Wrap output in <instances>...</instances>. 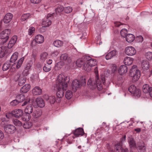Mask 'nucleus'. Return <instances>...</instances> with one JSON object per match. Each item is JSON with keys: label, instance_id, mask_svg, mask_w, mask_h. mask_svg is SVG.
Instances as JSON below:
<instances>
[{"label": "nucleus", "instance_id": "f257e3e1", "mask_svg": "<svg viewBox=\"0 0 152 152\" xmlns=\"http://www.w3.org/2000/svg\"><path fill=\"white\" fill-rule=\"evenodd\" d=\"M69 81V78L68 77L65 76L62 74H60L58 76L56 83L57 89L56 102L59 103L61 102V99L64 95V91L67 89L68 83Z\"/></svg>", "mask_w": 152, "mask_h": 152}, {"label": "nucleus", "instance_id": "f03ea898", "mask_svg": "<svg viewBox=\"0 0 152 152\" xmlns=\"http://www.w3.org/2000/svg\"><path fill=\"white\" fill-rule=\"evenodd\" d=\"M102 82L99 79V76L96 75L95 77V81H92L91 79H89L88 82V85L92 86L94 87L96 86L97 89L100 91L103 88L102 84H104L105 78L104 75H102L101 77Z\"/></svg>", "mask_w": 152, "mask_h": 152}, {"label": "nucleus", "instance_id": "7ed1b4c3", "mask_svg": "<svg viewBox=\"0 0 152 152\" xmlns=\"http://www.w3.org/2000/svg\"><path fill=\"white\" fill-rule=\"evenodd\" d=\"M83 59L86 64H84L83 66V69L88 72L90 71L91 69V67L97 64L96 60L92 59L89 56H84Z\"/></svg>", "mask_w": 152, "mask_h": 152}, {"label": "nucleus", "instance_id": "20e7f679", "mask_svg": "<svg viewBox=\"0 0 152 152\" xmlns=\"http://www.w3.org/2000/svg\"><path fill=\"white\" fill-rule=\"evenodd\" d=\"M80 83L78 80L77 79L75 80L72 83V89L73 91L75 92L77 89L79 88L81 85H84L86 84V81L85 78L83 77H81Z\"/></svg>", "mask_w": 152, "mask_h": 152}, {"label": "nucleus", "instance_id": "39448f33", "mask_svg": "<svg viewBox=\"0 0 152 152\" xmlns=\"http://www.w3.org/2000/svg\"><path fill=\"white\" fill-rule=\"evenodd\" d=\"M132 70L130 72L129 75L132 77L133 82H135L139 79L140 77V71L139 69L135 71L132 69Z\"/></svg>", "mask_w": 152, "mask_h": 152}, {"label": "nucleus", "instance_id": "423d86ee", "mask_svg": "<svg viewBox=\"0 0 152 152\" xmlns=\"http://www.w3.org/2000/svg\"><path fill=\"white\" fill-rule=\"evenodd\" d=\"M10 33V29H5L0 33V38L3 39V42H5L9 39Z\"/></svg>", "mask_w": 152, "mask_h": 152}, {"label": "nucleus", "instance_id": "0eeeda50", "mask_svg": "<svg viewBox=\"0 0 152 152\" xmlns=\"http://www.w3.org/2000/svg\"><path fill=\"white\" fill-rule=\"evenodd\" d=\"M129 90L132 94H134L138 97L140 96V90L139 88H137L134 85H132L130 86L129 88Z\"/></svg>", "mask_w": 152, "mask_h": 152}, {"label": "nucleus", "instance_id": "6e6552de", "mask_svg": "<svg viewBox=\"0 0 152 152\" xmlns=\"http://www.w3.org/2000/svg\"><path fill=\"white\" fill-rule=\"evenodd\" d=\"M72 133L74 134V136H72L73 139L75 137H78L80 136H82L84 134L83 129L81 128H78L75 130L72 131Z\"/></svg>", "mask_w": 152, "mask_h": 152}, {"label": "nucleus", "instance_id": "1a4fd4ad", "mask_svg": "<svg viewBox=\"0 0 152 152\" xmlns=\"http://www.w3.org/2000/svg\"><path fill=\"white\" fill-rule=\"evenodd\" d=\"M4 130L6 132L8 133L12 134L15 132L16 129L13 125L8 124L4 126Z\"/></svg>", "mask_w": 152, "mask_h": 152}, {"label": "nucleus", "instance_id": "9d476101", "mask_svg": "<svg viewBox=\"0 0 152 152\" xmlns=\"http://www.w3.org/2000/svg\"><path fill=\"white\" fill-rule=\"evenodd\" d=\"M125 52L126 54L128 56H132L135 54L136 51L133 47L128 46L126 48Z\"/></svg>", "mask_w": 152, "mask_h": 152}, {"label": "nucleus", "instance_id": "9b49d317", "mask_svg": "<svg viewBox=\"0 0 152 152\" xmlns=\"http://www.w3.org/2000/svg\"><path fill=\"white\" fill-rule=\"evenodd\" d=\"M11 113L15 118H18L23 115V113L20 109H16L12 111Z\"/></svg>", "mask_w": 152, "mask_h": 152}, {"label": "nucleus", "instance_id": "f8f14e48", "mask_svg": "<svg viewBox=\"0 0 152 152\" xmlns=\"http://www.w3.org/2000/svg\"><path fill=\"white\" fill-rule=\"evenodd\" d=\"M48 15L47 17L43 20L42 22V25L44 26V27H46L49 26L52 23L51 21L49 18V17H51L50 15Z\"/></svg>", "mask_w": 152, "mask_h": 152}, {"label": "nucleus", "instance_id": "ddd939ff", "mask_svg": "<svg viewBox=\"0 0 152 152\" xmlns=\"http://www.w3.org/2000/svg\"><path fill=\"white\" fill-rule=\"evenodd\" d=\"M13 17L12 14L10 13H7L4 17L3 21L5 23H9Z\"/></svg>", "mask_w": 152, "mask_h": 152}, {"label": "nucleus", "instance_id": "4468645a", "mask_svg": "<svg viewBox=\"0 0 152 152\" xmlns=\"http://www.w3.org/2000/svg\"><path fill=\"white\" fill-rule=\"evenodd\" d=\"M37 53L34 52H33L31 56V60H30V63H29L28 65L29 66H27L26 67L28 69H29L31 67L32 64L33 62H34L37 59Z\"/></svg>", "mask_w": 152, "mask_h": 152}, {"label": "nucleus", "instance_id": "2eb2a0df", "mask_svg": "<svg viewBox=\"0 0 152 152\" xmlns=\"http://www.w3.org/2000/svg\"><path fill=\"white\" fill-rule=\"evenodd\" d=\"M137 149L139 152H145L146 147L145 144L142 142L141 144L138 145L137 147Z\"/></svg>", "mask_w": 152, "mask_h": 152}, {"label": "nucleus", "instance_id": "dca6fc26", "mask_svg": "<svg viewBox=\"0 0 152 152\" xmlns=\"http://www.w3.org/2000/svg\"><path fill=\"white\" fill-rule=\"evenodd\" d=\"M117 54V51L115 50H113L108 53L105 56L107 60L111 59L113 57L115 56Z\"/></svg>", "mask_w": 152, "mask_h": 152}, {"label": "nucleus", "instance_id": "f3484780", "mask_svg": "<svg viewBox=\"0 0 152 152\" xmlns=\"http://www.w3.org/2000/svg\"><path fill=\"white\" fill-rule=\"evenodd\" d=\"M127 71V67L124 65H122L120 66L118 69V72L120 74L122 75L126 73Z\"/></svg>", "mask_w": 152, "mask_h": 152}, {"label": "nucleus", "instance_id": "a211bd4d", "mask_svg": "<svg viewBox=\"0 0 152 152\" xmlns=\"http://www.w3.org/2000/svg\"><path fill=\"white\" fill-rule=\"evenodd\" d=\"M30 86L28 84H27L23 86L20 89V92L25 93L27 92L30 89Z\"/></svg>", "mask_w": 152, "mask_h": 152}, {"label": "nucleus", "instance_id": "6ab92c4d", "mask_svg": "<svg viewBox=\"0 0 152 152\" xmlns=\"http://www.w3.org/2000/svg\"><path fill=\"white\" fill-rule=\"evenodd\" d=\"M84 56L81 58L78 59L76 62L77 66L79 67H82L83 69V66L85 64H86V61L83 60Z\"/></svg>", "mask_w": 152, "mask_h": 152}, {"label": "nucleus", "instance_id": "aec40b11", "mask_svg": "<svg viewBox=\"0 0 152 152\" xmlns=\"http://www.w3.org/2000/svg\"><path fill=\"white\" fill-rule=\"evenodd\" d=\"M24 60V57H23L20 58L18 61L17 64H16L15 63H14L12 66L11 68H15V66H16V68L17 69L19 68L21 66L23 61Z\"/></svg>", "mask_w": 152, "mask_h": 152}, {"label": "nucleus", "instance_id": "412c9836", "mask_svg": "<svg viewBox=\"0 0 152 152\" xmlns=\"http://www.w3.org/2000/svg\"><path fill=\"white\" fill-rule=\"evenodd\" d=\"M38 106L40 107H43L45 105V102L43 99L41 98H37L36 100Z\"/></svg>", "mask_w": 152, "mask_h": 152}, {"label": "nucleus", "instance_id": "4be33fe9", "mask_svg": "<svg viewBox=\"0 0 152 152\" xmlns=\"http://www.w3.org/2000/svg\"><path fill=\"white\" fill-rule=\"evenodd\" d=\"M133 61V58L127 57L124 58V63L125 65H130L132 64Z\"/></svg>", "mask_w": 152, "mask_h": 152}, {"label": "nucleus", "instance_id": "5701e85b", "mask_svg": "<svg viewBox=\"0 0 152 152\" xmlns=\"http://www.w3.org/2000/svg\"><path fill=\"white\" fill-rule=\"evenodd\" d=\"M37 43L40 44L44 41V38L43 36L41 35H38L35 37V39Z\"/></svg>", "mask_w": 152, "mask_h": 152}, {"label": "nucleus", "instance_id": "b1692460", "mask_svg": "<svg viewBox=\"0 0 152 152\" xmlns=\"http://www.w3.org/2000/svg\"><path fill=\"white\" fill-rule=\"evenodd\" d=\"M126 40L128 42H133L135 39L134 36L131 34L127 35L125 37Z\"/></svg>", "mask_w": 152, "mask_h": 152}, {"label": "nucleus", "instance_id": "393cba45", "mask_svg": "<svg viewBox=\"0 0 152 152\" xmlns=\"http://www.w3.org/2000/svg\"><path fill=\"white\" fill-rule=\"evenodd\" d=\"M33 105L31 104L27 106L25 109V112L26 113L30 114L33 111Z\"/></svg>", "mask_w": 152, "mask_h": 152}, {"label": "nucleus", "instance_id": "a878e982", "mask_svg": "<svg viewBox=\"0 0 152 152\" xmlns=\"http://www.w3.org/2000/svg\"><path fill=\"white\" fill-rule=\"evenodd\" d=\"M41 93V89L38 86L35 87L32 90V93L35 95H40Z\"/></svg>", "mask_w": 152, "mask_h": 152}, {"label": "nucleus", "instance_id": "bb28decb", "mask_svg": "<svg viewBox=\"0 0 152 152\" xmlns=\"http://www.w3.org/2000/svg\"><path fill=\"white\" fill-rule=\"evenodd\" d=\"M45 99L50 104H54L56 100V99L54 96H51L49 97L47 96Z\"/></svg>", "mask_w": 152, "mask_h": 152}, {"label": "nucleus", "instance_id": "cd10ccee", "mask_svg": "<svg viewBox=\"0 0 152 152\" xmlns=\"http://www.w3.org/2000/svg\"><path fill=\"white\" fill-rule=\"evenodd\" d=\"M42 114V111L39 109H37L34 111L33 114V116L34 118H37L40 117Z\"/></svg>", "mask_w": 152, "mask_h": 152}, {"label": "nucleus", "instance_id": "c85d7f7f", "mask_svg": "<svg viewBox=\"0 0 152 152\" xmlns=\"http://www.w3.org/2000/svg\"><path fill=\"white\" fill-rule=\"evenodd\" d=\"M141 66L142 68L144 70H147L149 69V64L147 61L143 60Z\"/></svg>", "mask_w": 152, "mask_h": 152}, {"label": "nucleus", "instance_id": "c756f323", "mask_svg": "<svg viewBox=\"0 0 152 152\" xmlns=\"http://www.w3.org/2000/svg\"><path fill=\"white\" fill-rule=\"evenodd\" d=\"M18 53L17 52L14 53L10 59V62L14 63L17 59Z\"/></svg>", "mask_w": 152, "mask_h": 152}, {"label": "nucleus", "instance_id": "7c9ffc66", "mask_svg": "<svg viewBox=\"0 0 152 152\" xmlns=\"http://www.w3.org/2000/svg\"><path fill=\"white\" fill-rule=\"evenodd\" d=\"M19 77H20V76L19 75L17 76L18 78L17 79H16V81L19 80L18 85L19 86H22L23 84L24 83L26 82V77H21L19 79Z\"/></svg>", "mask_w": 152, "mask_h": 152}, {"label": "nucleus", "instance_id": "2f4dec72", "mask_svg": "<svg viewBox=\"0 0 152 152\" xmlns=\"http://www.w3.org/2000/svg\"><path fill=\"white\" fill-rule=\"evenodd\" d=\"M53 44L55 46L60 47L63 45V42L59 40H56L53 42Z\"/></svg>", "mask_w": 152, "mask_h": 152}, {"label": "nucleus", "instance_id": "473e14b6", "mask_svg": "<svg viewBox=\"0 0 152 152\" xmlns=\"http://www.w3.org/2000/svg\"><path fill=\"white\" fill-rule=\"evenodd\" d=\"M19 103L23 102L25 99V96L24 94H20L17 96L16 97Z\"/></svg>", "mask_w": 152, "mask_h": 152}, {"label": "nucleus", "instance_id": "72a5a7b5", "mask_svg": "<svg viewBox=\"0 0 152 152\" xmlns=\"http://www.w3.org/2000/svg\"><path fill=\"white\" fill-rule=\"evenodd\" d=\"M48 54L46 52H43L40 55V60L42 61H44L47 58Z\"/></svg>", "mask_w": 152, "mask_h": 152}, {"label": "nucleus", "instance_id": "f704fd0d", "mask_svg": "<svg viewBox=\"0 0 152 152\" xmlns=\"http://www.w3.org/2000/svg\"><path fill=\"white\" fill-rule=\"evenodd\" d=\"M31 117L30 114L26 113L22 116V119L24 121H28L30 120Z\"/></svg>", "mask_w": 152, "mask_h": 152}, {"label": "nucleus", "instance_id": "c9c22d12", "mask_svg": "<svg viewBox=\"0 0 152 152\" xmlns=\"http://www.w3.org/2000/svg\"><path fill=\"white\" fill-rule=\"evenodd\" d=\"M11 66V64L9 62L5 63L3 66L2 69L3 71H6L9 69Z\"/></svg>", "mask_w": 152, "mask_h": 152}, {"label": "nucleus", "instance_id": "e433bc0d", "mask_svg": "<svg viewBox=\"0 0 152 152\" xmlns=\"http://www.w3.org/2000/svg\"><path fill=\"white\" fill-rule=\"evenodd\" d=\"M150 88L148 84H145L142 87L143 92L145 93H148Z\"/></svg>", "mask_w": 152, "mask_h": 152}, {"label": "nucleus", "instance_id": "4c0bfd02", "mask_svg": "<svg viewBox=\"0 0 152 152\" xmlns=\"http://www.w3.org/2000/svg\"><path fill=\"white\" fill-rule=\"evenodd\" d=\"M14 124L16 126H20L22 125V123L19 120L16 119H13L12 120Z\"/></svg>", "mask_w": 152, "mask_h": 152}, {"label": "nucleus", "instance_id": "58836bf2", "mask_svg": "<svg viewBox=\"0 0 152 152\" xmlns=\"http://www.w3.org/2000/svg\"><path fill=\"white\" fill-rule=\"evenodd\" d=\"M119 144H117L115 145L116 147V150L115 151H114L111 148H108L109 149V152H120L119 151L121 149V146L119 145Z\"/></svg>", "mask_w": 152, "mask_h": 152}, {"label": "nucleus", "instance_id": "ea45409f", "mask_svg": "<svg viewBox=\"0 0 152 152\" xmlns=\"http://www.w3.org/2000/svg\"><path fill=\"white\" fill-rule=\"evenodd\" d=\"M65 96L67 99H69L72 96V93L71 91H67L66 92Z\"/></svg>", "mask_w": 152, "mask_h": 152}, {"label": "nucleus", "instance_id": "a19ab883", "mask_svg": "<svg viewBox=\"0 0 152 152\" xmlns=\"http://www.w3.org/2000/svg\"><path fill=\"white\" fill-rule=\"evenodd\" d=\"M32 126V123L30 122H29L24 123L23 126V128L25 129H29L31 128Z\"/></svg>", "mask_w": 152, "mask_h": 152}, {"label": "nucleus", "instance_id": "79ce46f5", "mask_svg": "<svg viewBox=\"0 0 152 152\" xmlns=\"http://www.w3.org/2000/svg\"><path fill=\"white\" fill-rule=\"evenodd\" d=\"M30 13H26L23 14L21 17V21H24L27 19L30 16Z\"/></svg>", "mask_w": 152, "mask_h": 152}, {"label": "nucleus", "instance_id": "37998d69", "mask_svg": "<svg viewBox=\"0 0 152 152\" xmlns=\"http://www.w3.org/2000/svg\"><path fill=\"white\" fill-rule=\"evenodd\" d=\"M64 8L61 5H58V7L55 9L56 12V14L58 13L62 12L64 10Z\"/></svg>", "mask_w": 152, "mask_h": 152}, {"label": "nucleus", "instance_id": "c03bdc74", "mask_svg": "<svg viewBox=\"0 0 152 152\" xmlns=\"http://www.w3.org/2000/svg\"><path fill=\"white\" fill-rule=\"evenodd\" d=\"M60 58L61 60L64 61L68 60L69 58L67 54L66 53L62 54Z\"/></svg>", "mask_w": 152, "mask_h": 152}, {"label": "nucleus", "instance_id": "a18cd8bd", "mask_svg": "<svg viewBox=\"0 0 152 152\" xmlns=\"http://www.w3.org/2000/svg\"><path fill=\"white\" fill-rule=\"evenodd\" d=\"M64 10L66 13H69L72 11V9L71 7H64Z\"/></svg>", "mask_w": 152, "mask_h": 152}, {"label": "nucleus", "instance_id": "49530a36", "mask_svg": "<svg viewBox=\"0 0 152 152\" xmlns=\"http://www.w3.org/2000/svg\"><path fill=\"white\" fill-rule=\"evenodd\" d=\"M127 33V30L126 29H123L121 31V36L124 37H126Z\"/></svg>", "mask_w": 152, "mask_h": 152}, {"label": "nucleus", "instance_id": "de8ad7c7", "mask_svg": "<svg viewBox=\"0 0 152 152\" xmlns=\"http://www.w3.org/2000/svg\"><path fill=\"white\" fill-rule=\"evenodd\" d=\"M51 69V67L48 65H45L43 67V70L45 72H48L50 71Z\"/></svg>", "mask_w": 152, "mask_h": 152}, {"label": "nucleus", "instance_id": "09e8293b", "mask_svg": "<svg viewBox=\"0 0 152 152\" xmlns=\"http://www.w3.org/2000/svg\"><path fill=\"white\" fill-rule=\"evenodd\" d=\"M146 57L148 59L150 60L152 59V52H149L147 53L145 55Z\"/></svg>", "mask_w": 152, "mask_h": 152}, {"label": "nucleus", "instance_id": "8fccbe9b", "mask_svg": "<svg viewBox=\"0 0 152 152\" xmlns=\"http://www.w3.org/2000/svg\"><path fill=\"white\" fill-rule=\"evenodd\" d=\"M129 145L131 148L132 147H134L136 146V143L134 140L131 138L129 142Z\"/></svg>", "mask_w": 152, "mask_h": 152}, {"label": "nucleus", "instance_id": "3c124183", "mask_svg": "<svg viewBox=\"0 0 152 152\" xmlns=\"http://www.w3.org/2000/svg\"><path fill=\"white\" fill-rule=\"evenodd\" d=\"M17 39L18 37L17 36H14L11 38L10 42L15 44L17 41Z\"/></svg>", "mask_w": 152, "mask_h": 152}, {"label": "nucleus", "instance_id": "603ef678", "mask_svg": "<svg viewBox=\"0 0 152 152\" xmlns=\"http://www.w3.org/2000/svg\"><path fill=\"white\" fill-rule=\"evenodd\" d=\"M19 103V102L17 99L12 101L10 103V104L12 106H15L18 104Z\"/></svg>", "mask_w": 152, "mask_h": 152}, {"label": "nucleus", "instance_id": "864d4df0", "mask_svg": "<svg viewBox=\"0 0 152 152\" xmlns=\"http://www.w3.org/2000/svg\"><path fill=\"white\" fill-rule=\"evenodd\" d=\"M35 30V28L34 27H30L28 31V35H31L34 32Z\"/></svg>", "mask_w": 152, "mask_h": 152}, {"label": "nucleus", "instance_id": "5fc2aeb1", "mask_svg": "<svg viewBox=\"0 0 152 152\" xmlns=\"http://www.w3.org/2000/svg\"><path fill=\"white\" fill-rule=\"evenodd\" d=\"M5 55V52L2 47H0V58L3 57Z\"/></svg>", "mask_w": 152, "mask_h": 152}, {"label": "nucleus", "instance_id": "6e6d98bb", "mask_svg": "<svg viewBox=\"0 0 152 152\" xmlns=\"http://www.w3.org/2000/svg\"><path fill=\"white\" fill-rule=\"evenodd\" d=\"M30 101V98H27L26 100V101L24 102V103H21L20 105H22V106H24L26 105V104H27L28 103H29Z\"/></svg>", "mask_w": 152, "mask_h": 152}, {"label": "nucleus", "instance_id": "4d7b16f0", "mask_svg": "<svg viewBox=\"0 0 152 152\" xmlns=\"http://www.w3.org/2000/svg\"><path fill=\"white\" fill-rule=\"evenodd\" d=\"M138 42H142L143 40V37L141 36H139L136 37Z\"/></svg>", "mask_w": 152, "mask_h": 152}, {"label": "nucleus", "instance_id": "13d9d810", "mask_svg": "<svg viewBox=\"0 0 152 152\" xmlns=\"http://www.w3.org/2000/svg\"><path fill=\"white\" fill-rule=\"evenodd\" d=\"M111 69H112V72L113 73H114L117 69L116 66L115 65H113L111 67Z\"/></svg>", "mask_w": 152, "mask_h": 152}, {"label": "nucleus", "instance_id": "bf43d9fd", "mask_svg": "<svg viewBox=\"0 0 152 152\" xmlns=\"http://www.w3.org/2000/svg\"><path fill=\"white\" fill-rule=\"evenodd\" d=\"M15 45V44H13V43L10 42H9L8 45V48H11Z\"/></svg>", "mask_w": 152, "mask_h": 152}, {"label": "nucleus", "instance_id": "052dcab7", "mask_svg": "<svg viewBox=\"0 0 152 152\" xmlns=\"http://www.w3.org/2000/svg\"><path fill=\"white\" fill-rule=\"evenodd\" d=\"M41 0H31V2L34 4H38L40 2Z\"/></svg>", "mask_w": 152, "mask_h": 152}, {"label": "nucleus", "instance_id": "680f3d73", "mask_svg": "<svg viewBox=\"0 0 152 152\" xmlns=\"http://www.w3.org/2000/svg\"><path fill=\"white\" fill-rule=\"evenodd\" d=\"M4 137V134L3 132L0 130V140H1Z\"/></svg>", "mask_w": 152, "mask_h": 152}, {"label": "nucleus", "instance_id": "e2e57ef3", "mask_svg": "<svg viewBox=\"0 0 152 152\" xmlns=\"http://www.w3.org/2000/svg\"><path fill=\"white\" fill-rule=\"evenodd\" d=\"M37 42L36 41L35 39L33 40L31 43V45L32 47H33L35 46L36 44H37Z\"/></svg>", "mask_w": 152, "mask_h": 152}, {"label": "nucleus", "instance_id": "0e129e2a", "mask_svg": "<svg viewBox=\"0 0 152 152\" xmlns=\"http://www.w3.org/2000/svg\"><path fill=\"white\" fill-rule=\"evenodd\" d=\"M121 152H128L129 151L128 149L127 148H123L120 150Z\"/></svg>", "mask_w": 152, "mask_h": 152}, {"label": "nucleus", "instance_id": "69168bd1", "mask_svg": "<svg viewBox=\"0 0 152 152\" xmlns=\"http://www.w3.org/2000/svg\"><path fill=\"white\" fill-rule=\"evenodd\" d=\"M132 69L134 70H135V71L138 69L137 66L136 65H134L132 66V68L130 69V71H131Z\"/></svg>", "mask_w": 152, "mask_h": 152}, {"label": "nucleus", "instance_id": "338daca9", "mask_svg": "<svg viewBox=\"0 0 152 152\" xmlns=\"http://www.w3.org/2000/svg\"><path fill=\"white\" fill-rule=\"evenodd\" d=\"M151 97H152V87H150L148 92Z\"/></svg>", "mask_w": 152, "mask_h": 152}, {"label": "nucleus", "instance_id": "774afa93", "mask_svg": "<svg viewBox=\"0 0 152 152\" xmlns=\"http://www.w3.org/2000/svg\"><path fill=\"white\" fill-rule=\"evenodd\" d=\"M114 23L116 26L118 27L121 25V23L119 22H115Z\"/></svg>", "mask_w": 152, "mask_h": 152}]
</instances>
